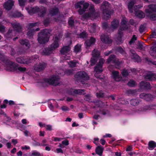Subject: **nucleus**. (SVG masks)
I'll return each mask as SVG.
<instances>
[{"label": "nucleus", "instance_id": "39448f33", "mask_svg": "<svg viewBox=\"0 0 156 156\" xmlns=\"http://www.w3.org/2000/svg\"><path fill=\"white\" fill-rule=\"evenodd\" d=\"M76 81L84 83V81L89 79V77L87 73L84 71L79 72L75 76Z\"/></svg>", "mask_w": 156, "mask_h": 156}, {"label": "nucleus", "instance_id": "f8f14e48", "mask_svg": "<svg viewBox=\"0 0 156 156\" xmlns=\"http://www.w3.org/2000/svg\"><path fill=\"white\" fill-rule=\"evenodd\" d=\"M139 96L140 98L143 99L147 101H149L152 100L153 98V96L149 93H141L140 94Z\"/></svg>", "mask_w": 156, "mask_h": 156}, {"label": "nucleus", "instance_id": "f3484780", "mask_svg": "<svg viewBox=\"0 0 156 156\" xmlns=\"http://www.w3.org/2000/svg\"><path fill=\"white\" fill-rule=\"evenodd\" d=\"M11 25L15 31L17 32H20L22 31V27L19 23H11Z\"/></svg>", "mask_w": 156, "mask_h": 156}, {"label": "nucleus", "instance_id": "f03ea898", "mask_svg": "<svg viewBox=\"0 0 156 156\" xmlns=\"http://www.w3.org/2000/svg\"><path fill=\"white\" fill-rule=\"evenodd\" d=\"M50 34V30L45 29L41 30L38 34L37 41L40 44H44L48 42Z\"/></svg>", "mask_w": 156, "mask_h": 156}, {"label": "nucleus", "instance_id": "a18cd8bd", "mask_svg": "<svg viewBox=\"0 0 156 156\" xmlns=\"http://www.w3.org/2000/svg\"><path fill=\"white\" fill-rule=\"evenodd\" d=\"M88 34L85 32L83 31L81 33H80L79 36L80 38H81L83 39L86 38L87 37Z\"/></svg>", "mask_w": 156, "mask_h": 156}, {"label": "nucleus", "instance_id": "a878e982", "mask_svg": "<svg viewBox=\"0 0 156 156\" xmlns=\"http://www.w3.org/2000/svg\"><path fill=\"white\" fill-rule=\"evenodd\" d=\"M136 3V0H132L130 2L128 5V8L129 12L131 13H132L134 10V8H133V7L134 5Z\"/></svg>", "mask_w": 156, "mask_h": 156}, {"label": "nucleus", "instance_id": "1a4fd4ad", "mask_svg": "<svg viewBox=\"0 0 156 156\" xmlns=\"http://www.w3.org/2000/svg\"><path fill=\"white\" fill-rule=\"evenodd\" d=\"M140 88L144 90H150L151 88L150 83L148 82L142 81L139 84Z\"/></svg>", "mask_w": 156, "mask_h": 156}, {"label": "nucleus", "instance_id": "09e8293b", "mask_svg": "<svg viewBox=\"0 0 156 156\" xmlns=\"http://www.w3.org/2000/svg\"><path fill=\"white\" fill-rule=\"evenodd\" d=\"M116 51L123 55L125 54V52L123 49L121 47H118L116 49Z\"/></svg>", "mask_w": 156, "mask_h": 156}, {"label": "nucleus", "instance_id": "37998d69", "mask_svg": "<svg viewBox=\"0 0 156 156\" xmlns=\"http://www.w3.org/2000/svg\"><path fill=\"white\" fill-rule=\"evenodd\" d=\"M23 16V15L20 12H16L13 13L12 14V16L14 18L21 17Z\"/></svg>", "mask_w": 156, "mask_h": 156}, {"label": "nucleus", "instance_id": "20e7f679", "mask_svg": "<svg viewBox=\"0 0 156 156\" xmlns=\"http://www.w3.org/2000/svg\"><path fill=\"white\" fill-rule=\"evenodd\" d=\"M83 17L85 19L89 17L95 19L99 18L100 17V12L98 11L96 12L94 5H91L89 7V12L84 14L83 15Z\"/></svg>", "mask_w": 156, "mask_h": 156}, {"label": "nucleus", "instance_id": "a211bd4d", "mask_svg": "<svg viewBox=\"0 0 156 156\" xmlns=\"http://www.w3.org/2000/svg\"><path fill=\"white\" fill-rule=\"evenodd\" d=\"M59 41L58 37L57 36L55 37L54 38L53 42L51 45L50 47L53 49V50L59 46Z\"/></svg>", "mask_w": 156, "mask_h": 156}, {"label": "nucleus", "instance_id": "680f3d73", "mask_svg": "<svg viewBox=\"0 0 156 156\" xmlns=\"http://www.w3.org/2000/svg\"><path fill=\"white\" fill-rule=\"evenodd\" d=\"M150 55H152V54L151 51L152 52H155L156 53V47L152 46L150 48Z\"/></svg>", "mask_w": 156, "mask_h": 156}, {"label": "nucleus", "instance_id": "6ab92c4d", "mask_svg": "<svg viewBox=\"0 0 156 156\" xmlns=\"http://www.w3.org/2000/svg\"><path fill=\"white\" fill-rule=\"evenodd\" d=\"M19 42L20 44L23 46H25L26 47L29 48L30 47V44L29 40L25 39H23L19 40Z\"/></svg>", "mask_w": 156, "mask_h": 156}, {"label": "nucleus", "instance_id": "4be33fe9", "mask_svg": "<svg viewBox=\"0 0 156 156\" xmlns=\"http://www.w3.org/2000/svg\"><path fill=\"white\" fill-rule=\"evenodd\" d=\"M82 5L83 8L82 9H79L78 10V12L80 14H82L86 11V9L89 7V4L87 2L84 3V2Z\"/></svg>", "mask_w": 156, "mask_h": 156}, {"label": "nucleus", "instance_id": "c03bdc74", "mask_svg": "<svg viewBox=\"0 0 156 156\" xmlns=\"http://www.w3.org/2000/svg\"><path fill=\"white\" fill-rule=\"evenodd\" d=\"M8 101L7 99L4 100L3 101V104L0 105V108L2 109L6 108L7 107L6 105L8 104Z\"/></svg>", "mask_w": 156, "mask_h": 156}, {"label": "nucleus", "instance_id": "393cba45", "mask_svg": "<svg viewBox=\"0 0 156 156\" xmlns=\"http://www.w3.org/2000/svg\"><path fill=\"white\" fill-rule=\"evenodd\" d=\"M119 25V20H113L111 22L110 28L113 30L115 29L118 28Z\"/></svg>", "mask_w": 156, "mask_h": 156}, {"label": "nucleus", "instance_id": "a19ab883", "mask_svg": "<svg viewBox=\"0 0 156 156\" xmlns=\"http://www.w3.org/2000/svg\"><path fill=\"white\" fill-rule=\"evenodd\" d=\"M148 8L152 11L156 12V5L155 4H152L149 5L148 6Z\"/></svg>", "mask_w": 156, "mask_h": 156}, {"label": "nucleus", "instance_id": "e433bc0d", "mask_svg": "<svg viewBox=\"0 0 156 156\" xmlns=\"http://www.w3.org/2000/svg\"><path fill=\"white\" fill-rule=\"evenodd\" d=\"M81 44H77L74 47V51L76 54L80 52L81 51Z\"/></svg>", "mask_w": 156, "mask_h": 156}, {"label": "nucleus", "instance_id": "6e6552de", "mask_svg": "<svg viewBox=\"0 0 156 156\" xmlns=\"http://www.w3.org/2000/svg\"><path fill=\"white\" fill-rule=\"evenodd\" d=\"M32 9L34 13L39 11L38 13V16L41 17H43L46 13L47 11V9L45 7H43L41 10L39 8L37 7L32 8Z\"/></svg>", "mask_w": 156, "mask_h": 156}, {"label": "nucleus", "instance_id": "7ed1b4c3", "mask_svg": "<svg viewBox=\"0 0 156 156\" xmlns=\"http://www.w3.org/2000/svg\"><path fill=\"white\" fill-rule=\"evenodd\" d=\"M2 61L5 63L7 67L9 66L10 70L11 72H18L17 70H18L20 72H24L26 70L25 67H19L17 64L15 63L9 59H4Z\"/></svg>", "mask_w": 156, "mask_h": 156}, {"label": "nucleus", "instance_id": "864d4df0", "mask_svg": "<svg viewBox=\"0 0 156 156\" xmlns=\"http://www.w3.org/2000/svg\"><path fill=\"white\" fill-rule=\"evenodd\" d=\"M41 153L36 151H33L30 156H41Z\"/></svg>", "mask_w": 156, "mask_h": 156}, {"label": "nucleus", "instance_id": "bf43d9fd", "mask_svg": "<svg viewBox=\"0 0 156 156\" xmlns=\"http://www.w3.org/2000/svg\"><path fill=\"white\" fill-rule=\"evenodd\" d=\"M137 37L135 35H133L132 38L129 41V44H132L134 43L135 41L136 40Z\"/></svg>", "mask_w": 156, "mask_h": 156}, {"label": "nucleus", "instance_id": "dca6fc26", "mask_svg": "<svg viewBox=\"0 0 156 156\" xmlns=\"http://www.w3.org/2000/svg\"><path fill=\"white\" fill-rule=\"evenodd\" d=\"M112 77L116 81H119L122 79V77L119 75V72L116 71H113L112 72Z\"/></svg>", "mask_w": 156, "mask_h": 156}, {"label": "nucleus", "instance_id": "0e129e2a", "mask_svg": "<svg viewBox=\"0 0 156 156\" xmlns=\"http://www.w3.org/2000/svg\"><path fill=\"white\" fill-rule=\"evenodd\" d=\"M133 55L134 56V58L136 59V61L138 62H140L141 61V58L137 54H134Z\"/></svg>", "mask_w": 156, "mask_h": 156}, {"label": "nucleus", "instance_id": "6e6d98bb", "mask_svg": "<svg viewBox=\"0 0 156 156\" xmlns=\"http://www.w3.org/2000/svg\"><path fill=\"white\" fill-rule=\"evenodd\" d=\"M98 59L94 57L91 58L90 60L91 65L92 66L94 65L97 62Z\"/></svg>", "mask_w": 156, "mask_h": 156}, {"label": "nucleus", "instance_id": "338daca9", "mask_svg": "<svg viewBox=\"0 0 156 156\" xmlns=\"http://www.w3.org/2000/svg\"><path fill=\"white\" fill-rule=\"evenodd\" d=\"M129 23L132 25L136 26L138 24L136 20H129Z\"/></svg>", "mask_w": 156, "mask_h": 156}, {"label": "nucleus", "instance_id": "e2e57ef3", "mask_svg": "<svg viewBox=\"0 0 156 156\" xmlns=\"http://www.w3.org/2000/svg\"><path fill=\"white\" fill-rule=\"evenodd\" d=\"M27 0H18L19 5L21 6H24Z\"/></svg>", "mask_w": 156, "mask_h": 156}, {"label": "nucleus", "instance_id": "f257e3e1", "mask_svg": "<svg viewBox=\"0 0 156 156\" xmlns=\"http://www.w3.org/2000/svg\"><path fill=\"white\" fill-rule=\"evenodd\" d=\"M140 8L139 5H136L134 6V11L135 15L138 17L142 19L144 18L145 16L146 18L152 19H155L156 20V13H153L148 9H146L145 10V14L142 11L139 10L138 9Z\"/></svg>", "mask_w": 156, "mask_h": 156}, {"label": "nucleus", "instance_id": "c85d7f7f", "mask_svg": "<svg viewBox=\"0 0 156 156\" xmlns=\"http://www.w3.org/2000/svg\"><path fill=\"white\" fill-rule=\"evenodd\" d=\"M145 77L146 79H148L149 81L156 80V75L153 73L147 74Z\"/></svg>", "mask_w": 156, "mask_h": 156}, {"label": "nucleus", "instance_id": "72a5a7b5", "mask_svg": "<svg viewBox=\"0 0 156 156\" xmlns=\"http://www.w3.org/2000/svg\"><path fill=\"white\" fill-rule=\"evenodd\" d=\"M148 149L149 150H153L156 147V143L153 141H150L148 143Z\"/></svg>", "mask_w": 156, "mask_h": 156}, {"label": "nucleus", "instance_id": "de8ad7c7", "mask_svg": "<svg viewBox=\"0 0 156 156\" xmlns=\"http://www.w3.org/2000/svg\"><path fill=\"white\" fill-rule=\"evenodd\" d=\"M113 64H114L117 67H119L120 66L121 64V62L119 61L118 59L117 58L113 62Z\"/></svg>", "mask_w": 156, "mask_h": 156}, {"label": "nucleus", "instance_id": "473e14b6", "mask_svg": "<svg viewBox=\"0 0 156 156\" xmlns=\"http://www.w3.org/2000/svg\"><path fill=\"white\" fill-rule=\"evenodd\" d=\"M16 61L18 63H27L31 62L30 61H27V59H24L23 57H20L16 58Z\"/></svg>", "mask_w": 156, "mask_h": 156}, {"label": "nucleus", "instance_id": "423d86ee", "mask_svg": "<svg viewBox=\"0 0 156 156\" xmlns=\"http://www.w3.org/2000/svg\"><path fill=\"white\" fill-rule=\"evenodd\" d=\"M59 80V78L58 76L53 75L50 78H45L44 80L45 82L48 83L50 85L56 86L58 85V83L57 82Z\"/></svg>", "mask_w": 156, "mask_h": 156}, {"label": "nucleus", "instance_id": "9b49d317", "mask_svg": "<svg viewBox=\"0 0 156 156\" xmlns=\"http://www.w3.org/2000/svg\"><path fill=\"white\" fill-rule=\"evenodd\" d=\"M100 39L102 42L106 44H111L112 42V40L110 39L108 35L103 34L101 35Z\"/></svg>", "mask_w": 156, "mask_h": 156}, {"label": "nucleus", "instance_id": "2f4dec72", "mask_svg": "<svg viewBox=\"0 0 156 156\" xmlns=\"http://www.w3.org/2000/svg\"><path fill=\"white\" fill-rule=\"evenodd\" d=\"M45 68L44 63H39L35 68V69L37 72H40L43 70Z\"/></svg>", "mask_w": 156, "mask_h": 156}, {"label": "nucleus", "instance_id": "ddd939ff", "mask_svg": "<svg viewBox=\"0 0 156 156\" xmlns=\"http://www.w3.org/2000/svg\"><path fill=\"white\" fill-rule=\"evenodd\" d=\"M110 4L107 1H105L101 4L100 8L102 11L112 10L110 8Z\"/></svg>", "mask_w": 156, "mask_h": 156}, {"label": "nucleus", "instance_id": "5fc2aeb1", "mask_svg": "<svg viewBox=\"0 0 156 156\" xmlns=\"http://www.w3.org/2000/svg\"><path fill=\"white\" fill-rule=\"evenodd\" d=\"M84 100L87 101H90L91 100V96L90 94H88L84 96Z\"/></svg>", "mask_w": 156, "mask_h": 156}, {"label": "nucleus", "instance_id": "8fccbe9b", "mask_svg": "<svg viewBox=\"0 0 156 156\" xmlns=\"http://www.w3.org/2000/svg\"><path fill=\"white\" fill-rule=\"evenodd\" d=\"M101 73H95L94 76L97 78L100 79H103L105 78V76L103 75H101Z\"/></svg>", "mask_w": 156, "mask_h": 156}, {"label": "nucleus", "instance_id": "f704fd0d", "mask_svg": "<svg viewBox=\"0 0 156 156\" xmlns=\"http://www.w3.org/2000/svg\"><path fill=\"white\" fill-rule=\"evenodd\" d=\"M85 90L84 89H74L73 91V93L79 95H83L84 94Z\"/></svg>", "mask_w": 156, "mask_h": 156}, {"label": "nucleus", "instance_id": "bb28decb", "mask_svg": "<svg viewBox=\"0 0 156 156\" xmlns=\"http://www.w3.org/2000/svg\"><path fill=\"white\" fill-rule=\"evenodd\" d=\"M127 23L126 20H122L121 22L122 25L120 27V28L123 30H126L128 29L129 27L126 24Z\"/></svg>", "mask_w": 156, "mask_h": 156}, {"label": "nucleus", "instance_id": "c9c22d12", "mask_svg": "<svg viewBox=\"0 0 156 156\" xmlns=\"http://www.w3.org/2000/svg\"><path fill=\"white\" fill-rule=\"evenodd\" d=\"M35 32V29H32V30H28L27 33V35L29 38H33L34 34Z\"/></svg>", "mask_w": 156, "mask_h": 156}, {"label": "nucleus", "instance_id": "13d9d810", "mask_svg": "<svg viewBox=\"0 0 156 156\" xmlns=\"http://www.w3.org/2000/svg\"><path fill=\"white\" fill-rule=\"evenodd\" d=\"M33 143V145L35 146H44L47 145V144H40L39 142L35 141Z\"/></svg>", "mask_w": 156, "mask_h": 156}, {"label": "nucleus", "instance_id": "69168bd1", "mask_svg": "<svg viewBox=\"0 0 156 156\" xmlns=\"http://www.w3.org/2000/svg\"><path fill=\"white\" fill-rule=\"evenodd\" d=\"M88 40L89 41L91 44H92L93 45L94 44L96 41V39L92 37H91L90 39Z\"/></svg>", "mask_w": 156, "mask_h": 156}, {"label": "nucleus", "instance_id": "7c9ffc66", "mask_svg": "<svg viewBox=\"0 0 156 156\" xmlns=\"http://www.w3.org/2000/svg\"><path fill=\"white\" fill-rule=\"evenodd\" d=\"M116 58H117L116 56L114 55H111L107 59L106 62L108 64L111 62L113 63L114 61Z\"/></svg>", "mask_w": 156, "mask_h": 156}, {"label": "nucleus", "instance_id": "0eeeda50", "mask_svg": "<svg viewBox=\"0 0 156 156\" xmlns=\"http://www.w3.org/2000/svg\"><path fill=\"white\" fill-rule=\"evenodd\" d=\"M105 62V60L102 58H100L98 63L96 64L94 67V70L95 73H101L103 71L102 67L103 64Z\"/></svg>", "mask_w": 156, "mask_h": 156}, {"label": "nucleus", "instance_id": "4d7b16f0", "mask_svg": "<svg viewBox=\"0 0 156 156\" xmlns=\"http://www.w3.org/2000/svg\"><path fill=\"white\" fill-rule=\"evenodd\" d=\"M137 90H136L129 89L127 91L128 94H130L132 95H134L136 94Z\"/></svg>", "mask_w": 156, "mask_h": 156}, {"label": "nucleus", "instance_id": "79ce46f5", "mask_svg": "<svg viewBox=\"0 0 156 156\" xmlns=\"http://www.w3.org/2000/svg\"><path fill=\"white\" fill-rule=\"evenodd\" d=\"M136 82L133 80H131L127 83V85L130 87H134L136 85Z\"/></svg>", "mask_w": 156, "mask_h": 156}, {"label": "nucleus", "instance_id": "5701e85b", "mask_svg": "<svg viewBox=\"0 0 156 156\" xmlns=\"http://www.w3.org/2000/svg\"><path fill=\"white\" fill-rule=\"evenodd\" d=\"M103 151L104 148L101 145L98 146L96 148L95 152L96 154L100 156L102 155Z\"/></svg>", "mask_w": 156, "mask_h": 156}, {"label": "nucleus", "instance_id": "ea45409f", "mask_svg": "<svg viewBox=\"0 0 156 156\" xmlns=\"http://www.w3.org/2000/svg\"><path fill=\"white\" fill-rule=\"evenodd\" d=\"M90 29L89 31L90 33H94L96 31V25L95 23H93L89 27Z\"/></svg>", "mask_w": 156, "mask_h": 156}, {"label": "nucleus", "instance_id": "4c0bfd02", "mask_svg": "<svg viewBox=\"0 0 156 156\" xmlns=\"http://www.w3.org/2000/svg\"><path fill=\"white\" fill-rule=\"evenodd\" d=\"M146 26L147 24L145 23L142 24L140 25L139 29L140 33H142L144 32L146 28Z\"/></svg>", "mask_w": 156, "mask_h": 156}, {"label": "nucleus", "instance_id": "3c124183", "mask_svg": "<svg viewBox=\"0 0 156 156\" xmlns=\"http://www.w3.org/2000/svg\"><path fill=\"white\" fill-rule=\"evenodd\" d=\"M84 44L86 47V48L87 49H88L90 46L93 45V44H91L89 41L87 40L84 43Z\"/></svg>", "mask_w": 156, "mask_h": 156}, {"label": "nucleus", "instance_id": "cd10ccee", "mask_svg": "<svg viewBox=\"0 0 156 156\" xmlns=\"http://www.w3.org/2000/svg\"><path fill=\"white\" fill-rule=\"evenodd\" d=\"M141 101V100L138 98L133 99L130 100L131 105L134 106L138 105Z\"/></svg>", "mask_w": 156, "mask_h": 156}, {"label": "nucleus", "instance_id": "58836bf2", "mask_svg": "<svg viewBox=\"0 0 156 156\" xmlns=\"http://www.w3.org/2000/svg\"><path fill=\"white\" fill-rule=\"evenodd\" d=\"M84 2L83 1H80L77 2L75 4V7L76 9L79 8L80 9H82V6Z\"/></svg>", "mask_w": 156, "mask_h": 156}, {"label": "nucleus", "instance_id": "aec40b11", "mask_svg": "<svg viewBox=\"0 0 156 156\" xmlns=\"http://www.w3.org/2000/svg\"><path fill=\"white\" fill-rule=\"evenodd\" d=\"M70 49L71 48L69 45L64 46L60 50V53L62 55H65L69 51Z\"/></svg>", "mask_w": 156, "mask_h": 156}, {"label": "nucleus", "instance_id": "2eb2a0df", "mask_svg": "<svg viewBox=\"0 0 156 156\" xmlns=\"http://www.w3.org/2000/svg\"><path fill=\"white\" fill-rule=\"evenodd\" d=\"M59 13V9L56 6L51 8L49 10V14L51 16L57 15Z\"/></svg>", "mask_w": 156, "mask_h": 156}, {"label": "nucleus", "instance_id": "49530a36", "mask_svg": "<svg viewBox=\"0 0 156 156\" xmlns=\"http://www.w3.org/2000/svg\"><path fill=\"white\" fill-rule=\"evenodd\" d=\"M122 31L123 30L120 28L118 31V34H119L118 38H119L118 39L120 41H121L122 40V37L123 35Z\"/></svg>", "mask_w": 156, "mask_h": 156}, {"label": "nucleus", "instance_id": "603ef678", "mask_svg": "<svg viewBox=\"0 0 156 156\" xmlns=\"http://www.w3.org/2000/svg\"><path fill=\"white\" fill-rule=\"evenodd\" d=\"M122 76L123 77H126L129 75V73L127 70L124 69H123L122 72Z\"/></svg>", "mask_w": 156, "mask_h": 156}, {"label": "nucleus", "instance_id": "052dcab7", "mask_svg": "<svg viewBox=\"0 0 156 156\" xmlns=\"http://www.w3.org/2000/svg\"><path fill=\"white\" fill-rule=\"evenodd\" d=\"M76 62L75 61H70L69 63V65L72 67H76Z\"/></svg>", "mask_w": 156, "mask_h": 156}, {"label": "nucleus", "instance_id": "c756f323", "mask_svg": "<svg viewBox=\"0 0 156 156\" xmlns=\"http://www.w3.org/2000/svg\"><path fill=\"white\" fill-rule=\"evenodd\" d=\"M92 57L94 58L98 59L100 57V52L97 49H94L92 52Z\"/></svg>", "mask_w": 156, "mask_h": 156}, {"label": "nucleus", "instance_id": "b1692460", "mask_svg": "<svg viewBox=\"0 0 156 156\" xmlns=\"http://www.w3.org/2000/svg\"><path fill=\"white\" fill-rule=\"evenodd\" d=\"M40 22H35L33 23H28L26 27L28 30H32V28L36 27L40 25Z\"/></svg>", "mask_w": 156, "mask_h": 156}, {"label": "nucleus", "instance_id": "4468645a", "mask_svg": "<svg viewBox=\"0 0 156 156\" xmlns=\"http://www.w3.org/2000/svg\"><path fill=\"white\" fill-rule=\"evenodd\" d=\"M14 1L9 0L4 3L3 5V7L6 10H9L12 9L13 6L14 5Z\"/></svg>", "mask_w": 156, "mask_h": 156}, {"label": "nucleus", "instance_id": "412c9836", "mask_svg": "<svg viewBox=\"0 0 156 156\" xmlns=\"http://www.w3.org/2000/svg\"><path fill=\"white\" fill-rule=\"evenodd\" d=\"M53 51V49L51 47L45 48L42 51V54L43 55H48Z\"/></svg>", "mask_w": 156, "mask_h": 156}, {"label": "nucleus", "instance_id": "9d476101", "mask_svg": "<svg viewBox=\"0 0 156 156\" xmlns=\"http://www.w3.org/2000/svg\"><path fill=\"white\" fill-rule=\"evenodd\" d=\"M102 12L103 13L102 18L104 20H108L110 18L114 12L113 10H105Z\"/></svg>", "mask_w": 156, "mask_h": 156}, {"label": "nucleus", "instance_id": "774afa93", "mask_svg": "<svg viewBox=\"0 0 156 156\" xmlns=\"http://www.w3.org/2000/svg\"><path fill=\"white\" fill-rule=\"evenodd\" d=\"M102 27L104 29H106L109 27L108 23L106 22H104L102 24Z\"/></svg>", "mask_w": 156, "mask_h": 156}]
</instances>
